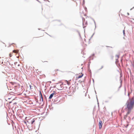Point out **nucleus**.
<instances>
[{
    "instance_id": "f257e3e1",
    "label": "nucleus",
    "mask_w": 134,
    "mask_h": 134,
    "mask_svg": "<svg viewBox=\"0 0 134 134\" xmlns=\"http://www.w3.org/2000/svg\"><path fill=\"white\" fill-rule=\"evenodd\" d=\"M134 105V98H133L130 102L128 103L127 105V108L128 110H130L132 109Z\"/></svg>"
},
{
    "instance_id": "f03ea898",
    "label": "nucleus",
    "mask_w": 134,
    "mask_h": 134,
    "mask_svg": "<svg viewBox=\"0 0 134 134\" xmlns=\"http://www.w3.org/2000/svg\"><path fill=\"white\" fill-rule=\"evenodd\" d=\"M56 95V92L55 91H53V92L51 93L49 97V99H51L53 97V96L54 95L55 96Z\"/></svg>"
},
{
    "instance_id": "7ed1b4c3",
    "label": "nucleus",
    "mask_w": 134,
    "mask_h": 134,
    "mask_svg": "<svg viewBox=\"0 0 134 134\" xmlns=\"http://www.w3.org/2000/svg\"><path fill=\"white\" fill-rule=\"evenodd\" d=\"M102 122L101 121H100L99 123V129H100L102 127Z\"/></svg>"
},
{
    "instance_id": "20e7f679",
    "label": "nucleus",
    "mask_w": 134,
    "mask_h": 134,
    "mask_svg": "<svg viewBox=\"0 0 134 134\" xmlns=\"http://www.w3.org/2000/svg\"><path fill=\"white\" fill-rule=\"evenodd\" d=\"M40 98H41V99L40 101H41H41H42H42H43V97L42 96V93L41 92V91H40Z\"/></svg>"
},
{
    "instance_id": "39448f33",
    "label": "nucleus",
    "mask_w": 134,
    "mask_h": 134,
    "mask_svg": "<svg viewBox=\"0 0 134 134\" xmlns=\"http://www.w3.org/2000/svg\"><path fill=\"white\" fill-rule=\"evenodd\" d=\"M63 88V84L62 83L60 84L59 87H58V90H62Z\"/></svg>"
},
{
    "instance_id": "423d86ee",
    "label": "nucleus",
    "mask_w": 134,
    "mask_h": 134,
    "mask_svg": "<svg viewBox=\"0 0 134 134\" xmlns=\"http://www.w3.org/2000/svg\"><path fill=\"white\" fill-rule=\"evenodd\" d=\"M35 121V120L34 119H33L31 121V125H32L34 122Z\"/></svg>"
},
{
    "instance_id": "0eeeda50",
    "label": "nucleus",
    "mask_w": 134,
    "mask_h": 134,
    "mask_svg": "<svg viewBox=\"0 0 134 134\" xmlns=\"http://www.w3.org/2000/svg\"><path fill=\"white\" fill-rule=\"evenodd\" d=\"M119 55H116V60H117L118 59V58H119Z\"/></svg>"
},
{
    "instance_id": "6e6552de",
    "label": "nucleus",
    "mask_w": 134,
    "mask_h": 134,
    "mask_svg": "<svg viewBox=\"0 0 134 134\" xmlns=\"http://www.w3.org/2000/svg\"><path fill=\"white\" fill-rule=\"evenodd\" d=\"M83 75V74H82V75H79V76L78 77H77V78H81Z\"/></svg>"
},
{
    "instance_id": "1a4fd4ad",
    "label": "nucleus",
    "mask_w": 134,
    "mask_h": 134,
    "mask_svg": "<svg viewBox=\"0 0 134 134\" xmlns=\"http://www.w3.org/2000/svg\"><path fill=\"white\" fill-rule=\"evenodd\" d=\"M123 35L124 36H125V30H123Z\"/></svg>"
},
{
    "instance_id": "9d476101",
    "label": "nucleus",
    "mask_w": 134,
    "mask_h": 134,
    "mask_svg": "<svg viewBox=\"0 0 134 134\" xmlns=\"http://www.w3.org/2000/svg\"><path fill=\"white\" fill-rule=\"evenodd\" d=\"M7 65H8V64L10 65V62H9V61H7Z\"/></svg>"
},
{
    "instance_id": "9b49d317",
    "label": "nucleus",
    "mask_w": 134,
    "mask_h": 134,
    "mask_svg": "<svg viewBox=\"0 0 134 134\" xmlns=\"http://www.w3.org/2000/svg\"><path fill=\"white\" fill-rule=\"evenodd\" d=\"M130 112V111H128L127 113H126V114L128 115V114H129Z\"/></svg>"
},
{
    "instance_id": "f8f14e48",
    "label": "nucleus",
    "mask_w": 134,
    "mask_h": 134,
    "mask_svg": "<svg viewBox=\"0 0 134 134\" xmlns=\"http://www.w3.org/2000/svg\"><path fill=\"white\" fill-rule=\"evenodd\" d=\"M127 115L126 114V115H125V116H124V118L125 119H126V118H127Z\"/></svg>"
},
{
    "instance_id": "ddd939ff",
    "label": "nucleus",
    "mask_w": 134,
    "mask_h": 134,
    "mask_svg": "<svg viewBox=\"0 0 134 134\" xmlns=\"http://www.w3.org/2000/svg\"><path fill=\"white\" fill-rule=\"evenodd\" d=\"M91 57H92V56H91L89 58V60H91V59H92V60L93 59V58H92V59H91Z\"/></svg>"
},
{
    "instance_id": "4468645a",
    "label": "nucleus",
    "mask_w": 134,
    "mask_h": 134,
    "mask_svg": "<svg viewBox=\"0 0 134 134\" xmlns=\"http://www.w3.org/2000/svg\"><path fill=\"white\" fill-rule=\"evenodd\" d=\"M24 122L25 124H26V125H27L26 124V121H24Z\"/></svg>"
},
{
    "instance_id": "2eb2a0df",
    "label": "nucleus",
    "mask_w": 134,
    "mask_h": 134,
    "mask_svg": "<svg viewBox=\"0 0 134 134\" xmlns=\"http://www.w3.org/2000/svg\"><path fill=\"white\" fill-rule=\"evenodd\" d=\"M132 65L133 66V68H134V63H133L132 64Z\"/></svg>"
},
{
    "instance_id": "dca6fc26",
    "label": "nucleus",
    "mask_w": 134,
    "mask_h": 134,
    "mask_svg": "<svg viewBox=\"0 0 134 134\" xmlns=\"http://www.w3.org/2000/svg\"><path fill=\"white\" fill-rule=\"evenodd\" d=\"M103 66H101V68H100V69H99V70H101V69H102L103 68Z\"/></svg>"
},
{
    "instance_id": "f3484780",
    "label": "nucleus",
    "mask_w": 134,
    "mask_h": 134,
    "mask_svg": "<svg viewBox=\"0 0 134 134\" xmlns=\"http://www.w3.org/2000/svg\"><path fill=\"white\" fill-rule=\"evenodd\" d=\"M93 21H94V23L95 26V29L96 28V23H95V21L94 20H93Z\"/></svg>"
},
{
    "instance_id": "a211bd4d",
    "label": "nucleus",
    "mask_w": 134,
    "mask_h": 134,
    "mask_svg": "<svg viewBox=\"0 0 134 134\" xmlns=\"http://www.w3.org/2000/svg\"><path fill=\"white\" fill-rule=\"evenodd\" d=\"M94 33L93 34V35L92 36H91V38H92V37H93V36L94 35Z\"/></svg>"
},
{
    "instance_id": "6ab92c4d",
    "label": "nucleus",
    "mask_w": 134,
    "mask_h": 134,
    "mask_svg": "<svg viewBox=\"0 0 134 134\" xmlns=\"http://www.w3.org/2000/svg\"><path fill=\"white\" fill-rule=\"evenodd\" d=\"M83 4H84L85 3V1H84V0H83Z\"/></svg>"
},
{
    "instance_id": "aec40b11",
    "label": "nucleus",
    "mask_w": 134,
    "mask_h": 134,
    "mask_svg": "<svg viewBox=\"0 0 134 134\" xmlns=\"http://www.w3.org/2000/svg\"><path fill=\"white\" fill-rule=\"evenodd\" d=\"M94 55V54H93L92 55V57Z\"/></svg>"
},
{
    "instance_id": "412c9836",
    "label": "nucleus",
    "mask_w": 134,
    "mask_h": 134,
    "mask_svg": "<svg viewBox=\"0 0 134 134\" xmlns=\"http://www.w3.org/2000/svg\"><path fill=\"white\" fill-rule=\"evenodd\" d=\"M134 8V7H133V8H131V9H130V10H131L132 9H133V8Z\"/></svg>"
},
{
    "instance_id": "4be33fe9",
    "label": "nucleus",
    "mask_w": 134,
    "mask_h": 134,
    "mask_svg": "<svg viewBox=\"0 0 134 134\" xmlns=\"http://www.w3.org/2000/svg\"><path fill=\"white\" fill-rule=\"evenodd\" d=\"M48 82H49L50 83H51V81H49Z\"/></svg>"
},
{
    "instance_id": "5701e85b",
    "label": "nucleus",
    "mask_w": 134,
    "mask_h": 134,
    "mask_svg": "<svg viewBox=\"0 0 134 134\" xmlns=\"http://www.w3.org/2000/svg\"><path fill=\"white\" fill-rule=\"evenodd\" d=\"M127 15H129V13H127Z\"/></svg>"
},
{
    "instance_id": "b1692460",
    "label": "nucleus",
    "mask_w": 134,
    "mask_h": 134,
    "mask_svg": "<svg viewBox=\"0 0 134 134\" xmlns=\"http://www.w3.org/2000/svg\"><path fill=\"white\" fill-rule=\"evenodd\" d=\"M112 97H109V99H111V98Z\"/></svg>"
},
{
    "instance_id": "393cba45",
    "label": "nucleus",
    "mask_w": 134,
    "mask_h": 134,
    "mask_svg": "<svg viewBox=\"0 0 134 134\" xmlns=\"http://www.w3.org/2000/svg\"><path fill=\"white\" fill-rule=\"evenodd\" d=\"M15 50H13V52H14V53H15Z\"/></svg>"
},
{
    "instance_id": "a878e982",
    "label": "nucleus",
    "mask_w": 134,
    "mask_h": 134,
    "mask_svg": "<svg viewBox=\"0 0 134 134\" xmlns=\"http://www.w3.org/2000/svg\"><path fill=\"white\" fill-rule=\"evenodd\" d=\"M112 59H113V56H112Z\"/></svg>"
},
{
    "instance_id": "bb28decb",
    "label": "nucleus",
    "mask_w": 134,
    "mask_h": 134,
    "mask_svg": "<svg viewBox=\"0 0 134 134\" xmlns=\"http://www.w3.org/2000/svg\"><path fill=\"white\" fill-rule=\"evenodd\" d=\"M10 57H11V55H10Z\"/></svg>"
},
{
    "instance_id": "cd10ccee",
    "label": "nucleus",
    "mask_w": 134,
    "mask_h": 134,
    "mask_svg": "<svg viewBox=\"0 0 134 134\" xmlns=\"http://www.w3.org/2000/svg\"><path fill=\"white\" fill-rule=\"evenodd\" d=\"M54 102H56V100H55V99H54Z\"/></svg>"
},
{
    "instance_id": "c85d7f7f",
    "label": "nucleus",
    "mask_w": 134,
    "mask_h": 134,
    "mask_svg": "<svg viewBox=\"0 0 134 134\" xmlns=\"http://www.w3.org/2000/svg\"><path fill=\"white\" fill-rule=\"evenodd\" d=\"M53 80V81H55V80Z\"/></svg>"
},
{
    "instance_id": "c756f323",
    "label": "nucleus",
    "mask_w": 134,
    "mask_h": 134,
    "mask_svg": "<svg viewBox=\"0 0 134 134\" xmlns=\"http://www.w3.org/2000/svg\"><path fill=\"white\" fill-rule=\"evenodd\" d=\"M97 100L98 101V99H97Z\"/></svg>"
},
{
    "instance_id": "7c9ffc66",
    "label": "nucleus",
    "mask_w": 134,
    "mask_h": 134,
    "mask_svg": "<svg viewBox=\"0 0 134 134\" xmlns=\"http://www.w3.org/2000/svg\"><path fill=\"white\" fill-rule=\"evenodd\" d=\"M38 29L39 30H40V29Z\"/></svg>"
},
{
    "instance_id": "2f4dec72",
    "label": "nucleus",
    "mask_w": 134,
    "mask_h": 134,
    "mask_svg": "<svg viewBox=\"0 0 134 134\" xmlns=\"http://www.w3.org/2000/svg\"><path fill=\"white\" fill-rule=\"evenodd\" d=\"M129 94L128 93V96H129Z\"/></svg>"
},
{
    "instance_id": "473e14b6",
    "label": "nucleus",
    "mask_w": 134,
    "mask_h": 134,
    "mask_svg": "<svg viewBox=\"0 0 134 134\" xmlns=\"http://www.w3.org/2000/svg\"><path fill=\"white\" fill-rule=\"evenodd\" d=\"M27 122H28V121H27Z\"/></svg>"
}]
</instances>
